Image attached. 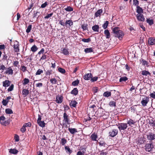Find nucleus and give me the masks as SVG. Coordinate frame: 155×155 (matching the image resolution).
<instances>
[{
    "label": "nucleus",
    "mask_w": 155,
    "mask_h": 155,
    "mask_svg": "<svg viewBox=\"0 0 155 155\" xmlns=\"http://www.w3.org/2000/svg\"><path fill=\"white\" fill-rule=\"evenodd\" d=\"M50 81L52 84H55L57 83V81L55 78H54L51 79L50 80Z\"/></svg>",
    "instance_id": "4d7b16f0"
},
{
    "label": "nucleus",
    "mask_w": 155,
    "mask_h": 155,
    "mask_svg": "<svg viewBox=\"0 0 155 155\" xmlns=\"http://www.w3.org/2000/svg\"><path fill=\"white\" fill-rule=\"evenodd\" d=\"M63 97L61 95H58L56 97V101L58 104L61 103L63 101Z\"/></svg>",
    "instance_id": "4468645a"
},
{
    "label": "nucleus",
    "mask_w": 155,
    "mask_h": 155,
    "mask_svg": "<svg viewBox=\"0 0 155 155\" xmlns=\"http://www.w3.org/2000/svg\"><path fill=\"white\" fill-rule=\"evenodd\" d=\"M58 70L59 72L63 74H64L66 72V71L65 69L61 68H58Z\"/></svg>",
    "instance_id": "864d4df0"
},
{
    "label": "nucleus",
    "mask_w": 155,
    "mask_h": 155,
    "mask_svg": "<svg viewBox=\"0 0 155 155\" xmlns=\"http://www.w3.org/2000/svg\"><path fill=\"white\" fill-rule=\"evenodd\" d=\"M136 17L137 20L139 21H144L145 20V18L142 14H138Z\"/></svg>",
    "instance_id": "0eeeda50"
},
{
    "label": "nucleus",
    "mask_w": 155,
    "mask_h": 155,
    "mask_svg": "<svg viewBox=\"0 0 155 155\" xmlns=\"http://www.w3.org/2000/svg\"><path fill=\"white\" fill-rule=\"evenodd\" d=\"M64 9L67 12H71L73 11V8L70 6H67V7L64 8Z\"/></svg>",
    "instance_id": "4c0bfd02"
},
{
    "label": "nucleus",
    "mask_w": 155,
    "mask_h": 155,
    "mask_svg": "<svg viewBox=\"0 0 155 155\" xmlns=\"http://www.w3.org/2000/svg\"><path fill=\"white\" fill-rule=\"evenodd\" d=\"M104 33L107 38H109L110 37V33L108 29L105 30Z\"/></svg>",
    "instance_id": "4be33fe9"
},
{
    "label": "nucleus",
    "mask_w": 155,
    "mask_h": 155,
    "mask_svg": "<svg viewBox=\"0 0 155 155\" xmlns=\"http://www.w3.org/2000/svg\"><path fill=\"white\" fill-rule=\"evenodd\" d=\"M98 78L97 77H92L91 78V81L92 82H94L96 81L98 79Z\"/></svg>",
    "instance_id": "680f3d73"
},
{
    "label": "nucleus",
    "mask_w": 155,
    "mask_h": 155,
    "mask_svg": "<svg viewBox=\"0 0 155 155\" xmlns=\"http://www.w3.org/2000/svg\"><path fill=\"white\" fill-rule=\"evenodd\" d=\"M29 91L27 89H24L22 90V94L25 97L29 94Z\"/></svg>",
    "instance_id": "412c9836"
},
{
    "label": "nucleus",
    "mask_w": 155,
    "mask_h": 155,
    "mask_svg": "<svg viewBox=\"0 0 155 155\" xmlns=\"http://www.w3.org/2000/svg\"><path fill=\"white\" fill-rule=\"evenodd\" d=\"M140 62L142 63V65L145 66L146 65L147 66L148 65V63L144 59H142L140 60Z\"/></svg>",
    "instance_id": "72a5a7b5"
},
{
    "label": "nucleus",
    "mask_w": 155,
    "mask_h": 155,
    "mask_svg": "<svg viewBox=\"0 0 155 155\" xmlns=\"http://www.w3.org/2000/svg\"><path fill=\"white\" fill-rule=\"evenodd\" d=\"M79 83V81L78 79L72 82V84L73 86H77Z\"/></svg>",
    "instance_id": "09e8293b"
},
{
    "label": "nucleus",
    "mask_w": 155,
    "mask_h": 155,
    "mask_svg": "<svg viewBox=\"0 0 155 155\" xmlns=\"http://www.w3.org/2000/svg\"><path fill=\"white\" fill-rule=\"evenodd\" d=\"M136 121L135 120H133L131 119L130 118L127 121V124H128L129 126L133 127L132 125H134L136 123Z\"/></svg>",
    "instance_id": "f8f14e48"
},
{
    "label": "nucleus",
    "mask_w": 155,
    "mask_h": 155,
    "mask_svg": "<svg viewBox=\"0 0 155 155\" xmlns=\"http://www.w3.org/2000/svg\"><path fill=\"white\" fill-rule=\"evenodd\" d=\"M92 76V74L91 73L86 74L83 76L84 79L86 80H91V78Z\"/></svg>",
    "instance_id": "ddd939ff"
},
{
    "label": "nucleus",
    "mask_w": 155,
    "mask_h": 155,
    "mask_svg": "<svg viewBox=\"0 0 155 155\" xmlns=\"http://www.w3.org/2000/svg\"><path fill=\"white\" fill-rule=\"evenodd\" d=\"M48 3L47 2H45L41 5V8H45L48 5Z\"/></svg>",
    "instance_id": "69168bd1"
},
{
    "label": "nucleus",
    "mask_w": 155,
    "mask_h": 155,
    "mask_svg": "<svg viewBox=\"0 0 155 155\" xmlns=\"http://www.w3.org/2000/svg\"><path fill=\"white\" fill-rule=\"evenodd\" d=\"M103 12V10L100 9L98 10L95 13V16L96 17L99 16Z\"/></svg>",
    "instance_id": "2f4dec72"
},
{
    "label": "nucleus",
    "mask_w": 155,
    "mask_h": 155,
    "mask_svg": "<svg viewBox=\"0 0 155 155\" xmlns=\"http://www.w3.org/2000/svg\"><path fill=\"white\" fill-rule=\"evenodd\" d=\"M84 152L81 151H78L77 153V155H84Z\"/></svg>",
    "instance_id": "774afa93"
},
{
    "label": "nucleus",
    "mask_w": 155,
    "mask_h": 155,
    "mask_svg": "<svg viewBox=\"0 0 155 155\" xmlns=\"http://www.w3.org/2000/svg\"><path fill=\"white\" fill-rule=\"evenodd\" d=\"M118 126V128L120 131L122 132H124L127 127L128 126L127 123H121L119 124Z\"/></svg>",
    "instance_id": "f257e3e1"
},
{
    "label": "nucleus",
    "mask_w": 155,
    "mask_h": 155,
    "mask_svg": "<svg viewBox=\"0 0 155 155\" xmlns=\"http://www.w3.org/2000/svg\"><path fill=\"white\" fill-rule=\"evenodd\" d=\"M105 150H102L101 151H100V155H107V152H104Z\"/></svg>",
    "instance_id": "e2e57ef3"
},
{
    "label": "nucleus",
    "mask_w": 155,
    "mask_h": 155,
    "mask_svg": "<svg viewBox=\"0 0 155 155\" xmlns=\"http://www.w3.org/2000/svg\"><path fill=\"white\" fill-rule=\"evenodd\" d=\"M5 113L8 114H11L13 113V112L12 109L10 108H7L5 110Z\"/></svg>",
    "instance_id": "a18cd8bd"
},
{
    "label": "nucleus",
    "mask_w": 155,
    "mask_h": 155,
    "mask_svg": "<svg viewBox=\"0 0 155 155\" xmlns=\"http://www.w3.org/2000/svg\"><path fill=\"white\" fill-rule=\"evenodd\" d=\"M118 133L117 129H113L111 130L109 133V136L112 137H115Z\"/></svg>",
    "instance_id": "7ed1b4c3"
},
{
    "label": "nucleus",
    "mask_w": 155,
    "mask_h": 155,
    "mask_svg": "<svg viewBox=\"0 0 155 155\" xmlns=\"http://www.w3.org/2000/svg\"><path fill=\"white\" fill-rule=\"evenodd\" d=\"M149 124L152 127H155V120L153 119L150 120Z\"/></svg>",
    "instance_id": "58836bf2"
},
{
    "label": "nucleus",
    "mask_w": 155,
    "mask_h": 155,
    "mask_svg": "<svg viewBox=\"0 0 155 155\" xmlns=\"http://www.w3.org/2000/svg\"><path fill=\"white\" fill-rule=\"evenodd\" d=\"M68 130L71 134H74L75 133L78 132L77 129L75 128H72L68 127Z\"/></svg>",
    "instance_id": "5701e85b"
},
{
    "label": "nucleus",
    "mask_w": 155,
    "mask_h": 155,
    "mask_svg": "<svg viewBox=\"0 0 155 155\" xmlns=\"http://www.w3.org/2000/svg\"><path fill=\"white\" fill-rule=\"evenodd\" d=\"M154 148L153 145L152 144V142L147 143L145 146V150L148 152H152Z\"/></svg>",
    "instance_id": "f03ea898"
},
{
    "label": "nucleus",
    "mask_w": 155,
    "mask_h": 155,
    "mask_svg": "<svg viewBox=\"0 0 155 155\" xmlns=\"http://www.w3.org/2000/svg\"><path fill=\"white\" fill-rule=\"evenodd\" d=\"M31 50L33 52H36L38 49V47L35 45H33L31 48Z\"/></svg>",
    "instance_id": "37998d69"
},
{
    "label": "nucleus",
    "mask_w": 155,
    "mask_h": 155,
    "mask_svg": "<svg viewBox=\"0 0 155 155\" xmlns=\"http://www.w3.org/2000/svg\"><path fill=\"white\" fill-rule=\"evenodd\" d=\"M90 138L92 141H97V134L95 133L92 134Z\"/></svg>",
    "instance_id": "f3484780"
},
{
    "label": "nucleus",
    "mask_w": 155,
    "mask_h": 155,
    "mask_svg": "<svg viewBox=\"0 0 155 155\" xmlns=\"http://www.w3.org/2000/svg\"><path fill=\"white\" fill-rule=\"evenodd\" d=\"M11 81L8 80H5L2 82L3 86L4 87H8L10 86Z\"/></svg>",
    "instance_id": "6ab92c4d"
},
{
    "label": "nucleus",
    "mask_w": 155,
    "mask_h": 155,
    "mask_svg": "<svg viewBox=\"0 0 155 155\" xmlns=\"http://www.w3.org/2000/svg\"><path fill=\"white\" fill-rule=\"evenodd\" d=\"M109 24L108 21H106L104 24L103 25L102 27L104 29H106L107 28Z\"/></svg>",
    "instance_id": "de8ad7c7"
},
{
    "label": "nucleus",
    "mask_w": 155,
    "mask_h": 155,
    "mask_svg": "<svg viewBox=\"0 0 155 155\" xmlns=\"http://www.w3.org/2000/svg\"><path fill=\"white\" fill-rule=\"evenodd\" d=\"M73 25V22L71 20H66L65 22V26L66 27L70 28L71 26Z\"/></svg>",
    "instance_id": "9d476101"
},
{
    "label": "nucleus",
    "mask_w": 155,
    "mask_h": 155,
    "mask_svg": "<svg viewBox=\"0 0 155 155\" xmlns=\"http://www.w3.org/2000/svg\"><path fill=\"white\" fill-rule=\"evenodd\" d=\"M78 90L77 88H74L71 92V94L75 96L77 95L78 94Z\"/></svg>",
    "instance_id": "393cba45"
},
{
    "label": "nucleus",
    "mask_w": 155,
    "mask_h": 155,
    "mask_svg": "<svg viewBox=\"0 0 155 155\" xmlns=\"http://www.w3.org/2000/svg\"><path fill=\"white\" fill-rule=\"evenodd\" d=\"M117 35L115 36L116 37H117L119 38V40H121L122 39L123 36H124V34L123 31L121 30H119V33L118 32L117 34Z\"/></svg>",
    "instance_id": "1a4fd4ad"
},
{
    "label": "nucleus",
    "mask_w": 155,
    "mask_h": 155,
    "mask_svg": "<svg viewBox=\"0 0 155 155\" xmlns=\"http://www.w3.org/2000/svg\"><path fill=\"white\" fill-rule=\"evenodd\" d=\"M61 52L64 55H68L69 54V52L68 49L65 48H63V50H61Z\"/></svg>",
    "instance_id": "a19ab883"
},
{
    "label": "nucleus",
    "mask_w": 155,
    "mask_h": 155,
    "mask_svg": "<svg viewBox=\"0 0 155 155\" xmlns=\"http://www.w3.org/2000/svg\"><path fill=\"white\" fill-rule=\"evenodd\" d=\"M133 5L136 7L139 6V2L138 0H133Z\"/></svg>",
    "instance_id": "49530a36"
},
{
    "label": "nucleus",
    "mask_w": 155,
    "mask_h": 155,
    "mask_svg": "<svg viewBox=\"0 0 155 155\" xmlns=\"http://www.w3.org/2000/svg\"><path fill=\"white\" fill-rule=\"evenodd\" d=\"M7 70L5 71V73L9 75H12L13 74V70L11 67L7 68Z\"/></svg>",
    "instance_id": "aec40b11"
},
{
    "label": "nucleus",
    "mask_w": 155,
    "mask_h": 155,
    "mask_svg": "<svg viewBox=\"0 0 155 155\" xmlns=\"http://www.w3.org/2000/svg\"><path fill=\"white\" fill-rule=\"evenodd\" d=\"M59 23L61 25L64 26H65V22H64L63 19L60 20L59 21Z\"/></svg>",
    "instance_id": "0e129e2a"
},
{
    "label": "nucleus",
    "mask_w": 155,
    "mask_h": 155,
    "mask_svg": "<svg viewBox=\"0 0 155 155\" xmlns=\"http://www.w3.org/2000/svg\"><path fill=\"white\" fill-rule=\"evenodd\" d=\"M146 141V139L143 136L139 138L138 140V142L140 144H141L144 143Z\"/></svg>",
    "instance_id": "a211bd4d"
},
{
    "label": "nucleus",
    "mask_w": 155,
    "mask_h": 155,
    "mask_svg": "<svg viewBox=\"0 0 155 155\" xmlns=\"http://www.w3.org/2000/svg\"><path fill=\"white\" fill-rule=\"evenodd\" d=\"M64 149L66 153L70 155L72 152V150H71L69 147L68 146H65L64 147Z\"/></svg>",
    "instance_id": "c756f323"
},
{
    "label": "nucleus",
    "mask_w": 155,
    "mask_h": 155,
    "mask_svg": "<svg viewBox=\"0 0 155 155\" xmlns=\"http://www.w3.org/2000/svg\"><path fill=\"white\" fill-rule=\"evenodd\" d=\"M29 80L28 78H25L22 81V84L24 85H25L29 82Z\"/></svg>",
    "instance_id": "e433bc0d"
},
{
    "label": "nucleus",
    "mask_w": 155,
    "mask_h": 155,
    "mask_svg": "<svg viewBox=\"0 0 155 155\" xmlns=\"http://www.w3.org/2000/svg\"><path fill=\"white\" fill-rule=\"evenodd\" d=\"M128 79V78L126 77H122L119 79V82H122L124 81H126Z\"/></svg>",
    "instance_id": "79ce46f5"
},
{
    "label": "nucleus",
    "mask_w": 155,
    "mask_h": 155,
    "mask_svg": "<svg viewBox=\"0 0 155 155\" xmlns=\"http://www.w3.org/2000/svg\"><path fill=\"white\" fill-rule=\"evenodd\" d=\"M147 136V139L149 140L152 141L155 139V134L152 132L149 133Z\"/></svg>",
    "instance_id": "423d86ee"
},
{
    "label": "nucleus",
    "mask_w": 155,
    "mask_h": 155,
    "mask_svg": "<svg viewBox=\"0 0 155 155\" xmlns=\"http://www.w3.org/2000/svg\"><path fill=\"white\" fill-rule=\"evenodd\" d=\"M52 73V70H48L46 72L45 75H49L51 74Z\"/></svg>",
    "instance_id": "bf43d9fd"
},
{
    "label": "nucleus",
    "mask_w": 155,
    "mask_h": 155,
    "mask_svg": "<svg viewBox=\"0 0 155 155\" xmlns=\"http://www.w3.org/2000/svg\"><path fill=\"white\" fill-rule=\"evenodd\" d=\"M149 98L148 97H146L143 98L141 101V103L142 106L145 107L147 106V104L149 101Z\"/></svg>",
    "instance_id": "20e7f679"
},
{
    "label": "nucleus",
    "mask_w": 155,
    "mask_h": 155,
    "mask_svg": "<svg viewBox=\"0 0 155 155\" xmlns=\"http://www.w3.org/2000/svg\"><path fill=\"white\" fill-rule=\"evenodd\" d=\"M99 145L101 146L105 147L106 145V143L103 140H99Z\"/></svg>",
    "instance_id": "8fccbe9b"
},
{
    "label": "nucleus",
    "mask_w": 155,
    "mask_h": 155,
    "mask_svg": "<svg viewBox=\"0 0 155 155\" xmlns=\"http://www.w3.org/2000/svg\"><path fill=\"white\" fill-rule=\"evenodd\" d=\"M43 73V71L40 69H38L35 73V75H39Z\"/></svg>",
    "instance_id": "603ef678"
},
{
    "label": "nucleus",
    "mask_w": 155,
    "mask_h": 155,
    "mask_svg": "<svg viewBox=\"0 0 155 155\" xmlns=\"http://www.w3.org/2000/svg\"><path fill=\"white\" fill-rule=\"evenodd\" d=\"M111 93L110 92H108V91H106L104 93L103 95L104 96L108 97L111 95Z\"/></svg>",
    "instance_id": "c9c22d12"
},
{
    "label": "nucleus",
    "mask_w": 155,
    "mask_h": 155,
    "mask_svg": "<svg viewBox=\"0 0 155 155\" xmlns=\"http://www.w3.org/2000/svg\"><path fill=\"white\" fill-rule=\"evenodd\" d=\"M148 43L150 45H153L155 44V38L150 37L149 38Z\"/></svg>",
    "instance_id": "9b49d317"
},
{
    "label": "nucleus",
    "mask_w": 155,
    "mask_h": 155,
    "mask_svg": "<svg viewBox=\"0 0 155 155\" xmlns=\"http://www.w3.org/2000/svg\"><path fill=\"white\" fill-rule=\"evenodd\" d=\"M5 117L3 115L0 117V123L3 125H6V121L5 120Z\"/></svg>",
    "instance_id": "dca6fc26"
},
{
    "label": "nucleus",
    "mask_w": 155,
    "mask_h": 155,
    "mask_svg": "<svg viewBox=\"0 0 155 155\" xmlns=\"http://www.w3.org/2000/svg\"><path fill=\"white\" fill-rule=\"evenodd\" d=\"M93 50L92 48H87L84 49V52L86 53H88L93 52Z\"/></svg>",
    "instance_id": "c03bdc74"
},
{
    "label": "nucleus",
    "mask_w": 155,
    "mask_h": 155,
    "mask_svg": "<svg viewBox=\"0 0 155 155\" xmlns=\"http://www.w3.org/2000/svg\"><path fill=\"white\" fill-rule=\"evenodd\" d=\"M78 104L77 102L75 101H72L70 103V105L71 107H75Z\"/></svg>",
    "instance_id": "bb28decb"
},
{
    "label": "nucleus",
    "mask_w": 155,
    "mask_h": 155,
    "mask_svg": "<svg viewBox=\"0 0 155 155\" xmlns=\"http://www.w3.org/2000/svg\"><path fill=\"white\" fill-rule=\"evenodd\" d=\"M141 75L143 76H147L148 75H149L150 76V74L149 72L146 70L142 71L141 72Z\"/></svg>",
    "instance_id": "a878e982"
},
{
    "label": "nucleus",
    "mask_w": 155,
    "mask_h": 155,
    "mask_svg": "<svg viewBox=\"0 0 155 155\" xmlns=\"http://www.w3.org/2000/svg\"><path fill=\"white\" fill-rule=\"evenodd\" d=\"M37 122L38 124L42 127H44L45 126V123L44 121H41Z\"/></svg>",
    "instance_id": "473e14b6"
},
{
    "label": "nucleus",
    "mask_w": 155,
    "mask_h": 155,
    "mask_svg": "<svg viewBox=\"0 0 155 155\" xmlns=\"http://www.w3.org/2000/svg\"><path fill=\"white\" fill-rule=\"evenodd\" d=\"M82 41L84 42H88L91 41V39L90 38L87 39L83 38L82 39Z\"/></svg>",
    "instance_id": "052dcab7"
},
{
    "label": "nucleus",
    "mask_w": 155,
    "mask_h": 155,
    "mask_svg": "<svg viewBox=\"0 0 155 155\" xmlns=\"http://www.w3.org/2000/svg\"><path fill=\"white\" fill-rule=\"evenodd\" d=\"M93 30L95 32H98L99 27L98 25H95L93 26L92 28Z\"/></svg>",
    "instance_id": "c85d7f7f"
},
{
    "label": "nucleus",
    "mask_w": 155,
    "mask_h": 155,
    "mask_svg": "<svg viewBox=\"0 0 155 155\" xmlns=\"http://www.w3.org/2000/svg\"><path fill=\"white\" fill-rule=\"evenodd\" d=\"M88 24L87 23H84L83 24L81 25V28L83 29V31H84L86 30L88 31Z\"/></svg>",
    "instance_id": "b1692460"
},
{
    "label": "nucleus",
    "mask_w": 155,
    "mask_h": 155,
    "mask_svg": "<svg viewBox=\"0 0 155 155\" xmlns=\"http://www.w3.org/2000/svg\"><path fill=\"white\" fill-rule=\"evenodd\" d=\"M112 33L114 35V36L115 37L116 35H117L118 32H119V30H120L119 28L118 27H115L113 28H112Z\"/></svg>",
    "instance_id": "2eb2a0df"
},
{
    "label": "nucleus",
    "mask_w": 155,
    "mask_h": 155,
    "mask_svg": "<svg viewBox=\"0 0 155 155\" xmlns=\"http://www.w3.org/2000/svg\"><path fill=\"white\" fill-rule=\"evenodd\" d=\"M26 127L23 125L21 129V131L23 133L25 132L26 130Z\"/></svg>",
    "instance_id": "338daca9"
},
{
    "label": "nucleus",
    "mask_w": 155,
    "mask_h": 155,
    "mask_svg": "<svg viewBox=\"0 0 155 155\" xmlns=\"http://www.w3.org/2000/svg\"><path fill=\"white\" fill-rule=\"evenodd\" d=\"M21 70L23 72H25L27 71V68L25 66H21Z\"/></svg>",
    "instance_id": "6e6d98bb"
},
{
    "label": "nucleus",
    "mask_w": 155,
    "mask_h": 155,
    "mask_svg": "<svg viewBox=\"0 0 155 155\" xmlns=\"http://www.w3.org/2000/svg\"><path fill=\"white\" fill-rule=\"evenodd\" d=\"M67 142V140L65 138H63L61 139V141L60 143L63 146Z\"/></svg>",
    "instance_id": "ea45409f"
},
{
    "label": "nucleus",
    "mask_w": 155,
    "mask_h": 155,
    "mask_svg": "<svg viewBox=\"0 0 155 155\" xmlns=\"http://www.w3.org/2000/svg\"><path fill=\"white\" fill-rule=\"evenodd\" d=\"M136 12L138 14H142L143 13V10L142 8L139 6L136 7Z\"/></svg>",
    "instance_id": "7c9ffc66"
},
{
    "label": "nucleus",
    "mask_w": 155,
    "mask_h": 155,
    "mask_svg": "<svg viewBox=\"0 0 155 155\" xmlns=\"http://www.w3.org/2000/svg\"><path fill=\"white\" fill-rule=\"evenodd\" d=\"M18 152V150L15 148L11 149L9 150V152L10 153L16 154H17Z\"/></svg>",
    "instance_id": "cd10ccee"
},
{
    "label": "nucleus",
    "mask_w": 155,
    "mask_h": 155,
    "mask_svg": "<svg viewBox=\"0 0 155 155\" xmlns=\"http://www.w3.org/2000/svg\"><path fill=\"white\" fill-rule=\"evenodd\" d=\"M14 87V85L13 84H12L8 88L7 90L8 91H12L13 90Z\"/></svg>",
    "instance_id": "13d9d810"
},
{
    "label": "nucleus",
    "mask_w": 155,
    "mask_h": 155,
    "mask_svg": "<svg viewBox=\"0 0 155 155\" xmlns=\"http://www.w3.org/2000/svg\"><path fill=\"white\" fill-rule=\"evenodd\" d=\"M146 21L150 25H151L154 23L153 20L152 19H150V18H147Z\"/></svg>",
    "instance_id": "f704fd0d"
},
{
    "label": "nucleus",
    "mask_w": 155,
    "mask_h": 155,
    "mask_svg": "<svg viewBox=\"0 0 155 155\" xmlns=\"http://www.w3.org/2000/svg\"><path fill=\"white\" fill-rule=\"evenodd\" d=\"M63 120L65 121L66 124H69V120H70L68 115L66 112L64 113L63 114Z\"/></svg>",
    "instance_id": "6e6552de"
},
{
    "label": "nucleus",
    "mask_w": 155,
    "mask_h": 155,
    "mask_svg": "<svg viewBox=\"0 0 155 155\" xmlns=\"http://www.w3.org/2000/svg\"><path fill=\"white\" fill-rule=\"evenodd\" d=\"M19 42L17 41H15L13 45V48L15 52H18L19 51Z\"/></svg>",
    "instance_id": "39448f33"
},
{
    "label": "nucleus",
    "mask_w": 155,
    "mask_h": 155,
    "mask_svg": "<svg viewBox=\"0 0 155 155\" xmlns=\"http://www.w3.org/2000/svg\"><path fill=\"white\" fill-rule=\"evenodd\" d=\"M109 105L110 107H115L116 106L115 100L114 101H110L109 103Z\"/></svg>",
    "instance_id": "3c124183"
},
{
    "label": "nucleus",
    "mask_w": 155,
    "mask_h": 155,
    "mask_svg": "<svg viewBox=\"0 0 155 155\" xmlns=\"http://www.w3.org/2000/svg\"><path fill=\"white\" fill-rule=\"evenodd\" d=\"M31 25H29L28 26L27 28V29L26 31L27 33H28L29 32H30L31 28Z\"/></svg>",
    "instance_id": "5fc2aeb1"
}]
</instances>
